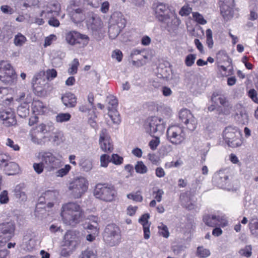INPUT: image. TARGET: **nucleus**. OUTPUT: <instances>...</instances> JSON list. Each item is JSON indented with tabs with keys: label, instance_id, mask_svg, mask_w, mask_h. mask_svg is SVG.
I'll use <instances>...</instances> for the list:
<instances>
[{
	"label": "nucleus",
	"instance_id": "nucleus-1",
	"mask_svg": "<svg viewBox=\"0 0 258 258\" xmlns=\"http://www.w3.org/2000/svg\"><path fill=\"white\" fill-rule=\"evenodd\" d=\"M60 216L62 222L66 225L76 226L84 218V211L76 202L63 204L61 208Z\"/></svg>",
	"mask_w": 258,
	"mask_h": 258
},
{
	"label": "nucleus",
	"instance_id": "nucleus-2",
	"mask_svg": "<svg viewBox=\"0 0 258 258\" xmlns=\"http://www.w3.org/2000/svg\"><path fill=\"white\" fill-rule=\"evenodd\" d=\"M154 9L156 17L159 21L166 23L168 26L172 23L176 25L179 24L180 20L177 17L175 10L170 9L168 5L157 3L154 5Z\"/></svg>",
	"mask_w": 258,
	"mask_h": 258
},
{
	"label": "nucleus",
	"instance_id": "nucleus-3",
	"mask_svg": "<svg viewBox=\"0 0 258 258\" xmlns=\"http://www.w3.org/2000/svg\"><path fill=\"white\" fill-rule=\"evenodd\" d=\"M94 196L97 199L106 202H112L115 200L117 195L115 186L110 184L98 183L93 191Z\"/></svg>",
	"mask_w": 258,
	"mask_h": 258
},
{
	"label": "nucleus",
	"instance_id": "nucleus-4",
	"mask_svg": "<svg viewBox=\"0 0 258 258\" xmlns=\"http://www.w3.org/2000/svg\"><path fill=\"white\" fill-rule=\"evenodd\" d=\"M103 238L105 244L109 246L118 245L121 241L120 228L114 224L107 225L104 229Z\"/></svg>",
	"mask_w": 258,
	"mask_h": 258
},
{
	"label": "nucleus",
	"instance_id": "nucleus-5",
	"mask_svg": "<svg viewBox=\"0 0 258 258\" xmlns=\"http://www.w3.org/2000/svg\"><path fill=\"white\" fill-rule=\"evenodd\" d=\"M89 183L83 176L74 178L69 183L68 189L75 199L81 198L87 191Z\"/></svg>",
	"mask_w": 258,
	"mask_h": 258
},
{
	"label": "nucleus",
	"instance_id": "nucleus-6",
	"mask_svg": "<svg viewBox=\"0 0 258 258\" xmlns=\"http://www.w3.org/2000/svg\"><path fill=\"white\" fill-rule=\"evenodd\" d=\"M223 138L228 146L236 148L242 144L240 131L236 127L228 126L223 132Z\"/></svg>",
	"mask_w": 258,
	"mask_h": 258
},
{
	"label": "nucleus",
	"instance_id": "nucleus-7",
	"mask_svg": "<svg viewBox=\"0 0 258 258\" xmlns=\"http://www.w3.org/2000/svg\"><path fill=\"white\" fill-rule=\"evenodd\" d=\"M60 11V5L58 3L50 4L43 7L40 16L42 20L49 19L48 24L52 26L57 27L59 26V21L54 17L58 16Z\"/></svg>",
	"mask_w": 258,
	"mask_h": 258
},
{
	"label": "nucleus",
	"instance_id": "nucleus-8",
	"mask_svg": "<svg viewBox=\"0 0 258 258\" xmlns=\"http://www.w3.org/2000/svg\"><path fill=\"white\" fill-rule=\"evenodd\" d=\"M167 140L173 145H180L185 140L186 135L183 127L172 125L168 127L166 132Z\"/></svg>",
	"mask_w": 258,
	"mask_h": 258
},
{
	"label": "nucleus",
	"instance_id": "nucleus-9",
	"mask_svg": "<svg viewBox=\"0 0 258 258\" xmlns=\"http://www.w3.org/2000/svg\"><path fill=\"white\" fill-rule=\"evenodd\" d=\"M48 128L49 126L43 123L32 127L29 133L31 142L36 145L45 144L47 138L45 134L49 131Z\"/></svg>",
	"mask_w": 258,
	"mask_h": 258
},
{
	"label": "nucleus",
	"instance_id": "nucleus-10",
	"mask_svg": "<svg viewBox=\"0 0 258 258\" xmlns=\"http://www.w3.org/2000/svg\"><path fill=\"white\" fill-rule=\"evenodd\" d=\"M165 127L163 119L155 116L148 118L144 124L146 132L152 136L162 135Z\"/></svg>",
	"mask_w": 258,
	"mask_h": 258
},
{
	"label": "nucleus",
	"instance_id": "nucleus-11",
	"mask_svg": "<svg viewBox=\"0 0 258 258\" xmlns=\"http://www.w3.org/2000/svg\"><path fill=\"white\" fill-rule=\"evenodd\" d=\"M17 75L11 66L7 61H0V80L9 85L15 84L17 81Z\"/></svg>",
	"mask_w": 258,
	"mask_h": 258
},
{
	"label": "nucleus",
	"instance_id": "nucleus-12",
	"mask_svg": "<svg viewBox=\"0 0 258 258\" xmlns=\"http://www.w3.org/2000/svg\"><path fill=\"white\" fill-rule=\"evenodd\" d=\"M35 157L37 160L42 161L49 171L54 170L60 162L59 159L49 151H39L36 154Z\"/></svg>",
	"mask_w": 258,
	"mask_h": 258
},
{
	"label": "nucleus",
	"instance_id": "nucleus-13",
	"mask_svg": "<svg viewBox=\"0 0 258 258\" xmlns=\"http://www.w3.org/2000/svg\"><path fill=\"white\" fill-rule=\"evenodd\" d=\"M45 72L41 71L36 74L32 81L34 90L39 96H45L48 92L49 84L45 77Z\"/></svg>",
	"mask_w": 258,
	"mask_h": 258
},
{
	"label": "nucleus",
	"instance_id": "nucleus-14",
	"mask_svg": "<svg viewBox=\"0 0 258 258\" xmlns=\"http://www.w3.org/2000/svg\"><path fill=\"white\" fill-rule=\"evenodd\" d=\"M107 101L109 104L108 116L109 119L106 118V123L108 126H112V124L118 125L121 121L119 114L116 109L118 101L115 96L110 95L107 97Z\"/></svg>",
	"mask_w": 258,
	"mask_h": 258
},
{
	"label": "nucleus",
	"instance_id": "nucleus-15",
	"mask_svg": "<svg viewBox=\"0 0 258 258\" xmlns=\"http://www.w3.org/2000/svg\"><path fill=\"white\" fill-rule=\"evenodd\" d=\"M68 14L71 20L75 24L80 23L86 20L87 16L84 9L78 7L75 1H71L67 8Z\"/></svg>",
	"mask_w": 258,
	"mask_h": 258
},
{
	"label": "nucleus",
	"instance_id": "nucleus-16",
	"mask_svg": "<svg viewBox=\"0 0 258 258\" xmlns=\"http://www.w3.org/2000/svg\"><path fill=\"white\" fill-rule=\"evenodd\" d=\"M58 195L59 192L56 190H48L44 191L39 198L36 209L37 210L41 208L39 206L41 204H45L49 208H52L56 203Z\"/></svg>",
	"mask_w": 258,
	"mask_h": 258
},
{
	"label": "nucleus",
	"instance_id": "nucleus-17",
	"mask_svg": "<svg viewBox=\"0 0 258 258\" xmlns=\"http://www.w3.org/2000/svg\"><path fill=\"white\" fill-rule=\"evenodd\" d=\"M15 230V225L12 222L0 224V247L5 246L12 237Z\"/></svg>",
	"mask_w": 258,
	"mask_h": 258
},
{
	"label": "nucleus",
	"instance_id": "nucleus-18",
	"mask_svg": "<svg viewBox=\"0 0 258 258\" xmlns=\"http://www.w3.org/2000/svg\"><path fill=\"white\" fill-rule=\"evenodd\" d=\"M81 242L80 234L79 231L68 230L63 238V245L71 250H74Z\"/></svg>",
	"mask_w": 258,
	"mask_h": 258
},
{
	"label": "nucleus",
	"instance_id": "nucleus-19",
	"mask_svg": "<svg viewBox=\"0 0 258 258\" xmlns=\"http://www.w3.org/2000/svg\"><path fill=\"white\" fill-rule=\"evenodd\" d=\"M179 117L186 128L190 131H194L197 127V120L189 110L181 109L179 113Z\"/></svg>",
	"mask_w": 258,
	"mask_h": 258
},
{
	"label": "nucleus",
	"instance_id": "nucleus-20",
	"mask_svg": "<svg viewBox=\"0 0 258 258\" xmlns=\"http://www.w3.org/2000/svg\"><path fill=\"white\" fill-rule=\"evenodd\" d=\"M211 100L213 104L208 107L209 111H213L216 108V106L218 105L219 103L222 106L225 108V110L223 112V113L227 114L229 113V109L231 107L224 96L219 95L217 93H214L212 95Z\"/></svg>",
	"mask_w": 258,
	"mask_h": 258
},
{
	"label": "nucleus",
	"instance_id": "nucleus-21",
	"mask_svg": "<svg viewBox=\"0 0 258 258\" xmlns=\"http://www.w3.org/2000/svg\"><path fill=\"white\" fill-rule=\"evenodd\" d=\"M86 23L88 28L93 32L99 31L103 27V23L100 18L92 12L88 13Z\"/></svg>",
	"mask_w": 258,
	"mask_h": 258
},
{
	"label": "nucleus",
	"instance_id": "nucleus-22",
	"mask_svg": "<svg viewBox=\"0 0 258 258\" xmlns=\"http://www.w3.org/2000/svg\"><path fill=\"white\" fill-rule=\"evenodd\" d=\"M221 13L223 18L228 20L233 17L234 14V1L220 0Z\"/></svg>",
	"mask_w": 258,
	"mask_h": 258
},
{
	"label": "nucleus",
	"instance_id": "nucleus-23",
	"mask_svg": "<svg viewBox=\"0 0 258 258\" xmlns=\"http://www.w3.org/2000/svg\"><path fill=\"white\" fill-rule=\"evenodd\" d=\"M99 142L100 148L104 152H111L113 151L112 142L106 129L103 128L101 131Z\"/></svg>",
	"mask_w": 258,
	"mask_h": 258
},
{
	"label": "nucleus",
	"instance_id": "nucleus-24",
	"mask_svg": "<svg viewBox=\"0 0 258 258\" xmlns=\"http://www.w3.org/2000/svg\"><path fill=\"white\" fill-rule=\"evenodd\" d=\"M203 220L206 225L213 227L217 226L224 227L228 224L227 221L223 217L215 215H205L203 216Z\"/></svg>",
	"mask_w": 258,
	"mask_h": 258
},
{
	"label": "nucleus",
	"instance_id": "nucleus-25",
	"mask_svg": "<svg viewBox=\"0 0 258 258\" xmlns=\"http://www.w3.org/2000/svg\"><path fill=\"white\" fill-rule=\"evenodd\" d=\"M0 118L6 126H9L16 123L14 112L9 108L0 111Z\"/></svg>",
	"mask_w": 258,
	"mask_h": 258
},
{
	"label": "nucleus",
	"instance_id": "nucleus-26",
	"mask_svg": "<svg viewBox=\"0 0 258 258\" xmlns=\"http://www.w3.org/2000/svg\"><path fill=\"white\" fill-rule=\"evenodd\" d=\"M213 182L220 188H225L228 183V176L224 171L220 170L215 173L213 177Z\"/></svg>",
	"mask_w": 258,
	"mask_h": 258
},
{
	"label": "nucleus",
	"instance_id": "nucleus-27",
	"mask_svg": "<svg viewBox=\"0 0 258 258\" xmlns=\"http://www.w3.org/2000/svg\"><path fill=\"white\" fill-rule=\"evenodd\" d=\"M188 85L194 93L201 94L203 90V84L202 79L196 75H191Z\"/></svg>",
	"mask_w": 258,
	"mask_h": 258
},
{
	"label": "nucleus",
	"instance_id": "nucleus-28",
	"mask_svg": "<svg viewBox=\"0 0 258 258\" xmlns=\"http://www.w3.org/2000/svg\"><path fill=\"white\" fill-rule=\"evenodd\" d=\"M109 24L123 29L125 27L126 20L121 12H115L111 16Z\"/></svg>",
	"mask_w": 258,
	"mask_h": 258
},
{
	"label": "nucleus",
	"instance_id": "nucleus-29",
	"mask_svg": "<svg viewBox=\"0 0 258 258\" xmlns=\"http://www.w3.org/2000/svg\"><path fill=\"white\" fill-rule=\"evenodd\" d=\"M23 242L28 250L33 249L38 242V235L34 232H28L24 236Z\"/></svg>",
	"mask_w": 258,
	"mask_h": 258
},
{
	"label": "nucleus",
	"instance_id": "nucleus-30",
	"mask_svg": "<svg viewBox=\"0 0 258 258\" xmlns=\"http://www.w3.org/2000/svg\"><path fill=\"white\" fill-rule=\"evenodd\" d=\"M149 215L148 214H143L139 219V222L143 227L144 237L146 239H148L150 236V224L148 222Z\"/></svg>",
	"mask_w": 258,
	"mask_h": 258
},
{
	"label": "nucleus",
	"instance_id": "nucleus-31",
	"mask_svg": "<svg viewBox=\"0 0 258 258\" xmlns=\"http://www.w3.org/2000/svg\"><path fill=\"white\" fill-rule=\"evenodd\" d=\"M14 195L20 201L25 202L27 200V196L25 191L24 183H20L17 185L14 190Z\"/></svg>",
	"mask_w": 258,
	"mask_h": 258
},
{
	"label": "nucleus",
	"instance_id": "nucleus-32",
	"mask_svg": "<svg viewBox=\"0 0 258 258\" xmlns=\"http://www.w3.org/2000/svg\"><path fill=\"white\" fill-rule=\"evenodd\" d=\"M3 168L4 171L8 175H16L20 170L19 165L14 162H8Z\"/></svg>",
	"mask_w": 258,
	"mask_h": 258
},
{
	"label": "nucleus",
	"instance_id": "nucleus-33",
	"mask_svg": "<svg viewBox=\"0 0 258 258\" xmlns=\"http://www.w3.org/2000/svg\"><path fill=\"white\" fill-rule=\"evenodd\" d=\"M63 104L68 107H74L77 104V98L75 95L70 92L66 93L61 97Z\"/></svg>",
	"mask_w": 258,
	"mask_h": 258
},
{
	"label": "nucleus",
	"instance_id": "nucleus-34",
	"mask_svg": "<svg viewBox=\"0 0 258 258\" xmlns=\"http://www.w3.org/2000/svg\"><path fill=\"white\" fill-rule=\"evenodd\" d=\"M31 101V99L28 96L26 99V102L24 105H20L17 109V113L21 117H25L29 114V106L28 103Z\"/></svg>",
	"mask_w": 258,
	"mask_h": 258
},
{
	"label": "nucleus",
	"instance_id": "nucleus-35",
	"mask_svg": "<svg viewBox=\"0 0 258 258\" xmlns=\"http://www.w3.org/2000/svg\"><path fill=\"white\" fill-rule=\"evenodd\" d=\"M76 41V45L80 48H84L86 46L90 41L89 36L86 34H82L78 32Z\"/></svg>",
	"mask_w": 258,
	"mask_h": 258
},
{
	"label": "nucleus",
	"instance_id": "nucleus-36",
	"mask_svg": "<svg viewBox=\"0 0 258 258\" xmlns=\"http://www.w3.org/2000/svg\"><path fill=\"white\" fill-rule=\"evenodd\" d=\"M78 34V31H70L67 32L65 35V40L67 43L72 46L76 45Z\"/></svg>",
	"mask_w": 258,
	"mask_h": 258
},
{
	"label": "nucleus",
	"instance_id": "nucleus-37",
	"mask_svg": "<svg viewBox=\"0 0 258 258\" xmlns=\"http://www.w3.org/2000/svg\"><path fill=\"white\" fill-rule=\"evenodd\" d=\"M84 228L87 230L88 233H99V227L98 223H97L96 222H94V223H85L84 224Z\"/></svg>",
	"mask_w": 258,
	"mask_h": 258
},
{
	"label": "nucleus",
	"instance_id": "nucleus-38",
	"mask_svg": "<svg viewBox=\"0 0 258 258\" xmlns=\"http://www.w3.org/2000/svg\"><path fill=\"white\" fill-rule=\"evenodd\" d=\"M32 108L33 112L38 115L44 113L45 107L42 102L40 101H35L32 103Z\"/></svg>",
	"mask_w": 258,
	"mask_h": 258
},
{
	"label": "nucleus",
	"instance_id": "nucleus-39",
	"mask_svg": "<svg viewBox=\"0 0 258 258\" xmlns=\"http://www.w3.org/2000/svg\"><path fill=\"white\" fill-rule=\"evenodd\" d=\"M122 29L110 24L108 28V34L109 37L112 39H115L122 31Z\"/></svg>",
	"mask_w": 258,
	"mask_h": 258
},
{
	"label": "nucleus",
	"instance_id": "nucleus-40",
	"mask_svg": "<svg viewBox=\"0 0 258 258\" xmlns=\"http://www.w3.org/2000/svg\"><path fill=\"white\" fill-rule=\"evenodd\" d=\"M9 93L8 89L6 88H0V102H2L6 105L9 104L11 102L12 98H9L7 97Z\"/></svg>",
	"mask_w": 258,
	"mask_h": 258
},
{
	"label": "nucleus",
	"instance_id": "nucleus-41",
	"mask_svg": "<svg viewBox=\"0 0 258 258\" xmlns=\"http://www.w3.org/2000/svg\"><path fill=\"white\" fill-rule=\"evenodd\" d=\"M181 205L188 210L194 209L195 205L192 202H186V201H189V197L187 194H183L180 196Z\"/></svg>",
	"mask_w": 258,
	"mask_h": 258
},
{
	"label": "nucleus",
	"instance_id": "nucleus-42",
	"mask_svg": "<svg viewBox=\"0 0 258 258\" xmlns=\"http://www.w3.org/2000/svg\"><path fill=\"white\" fill-rule=\"evenodd\" d=\"M26 37L21 33H18L15 36L14 43L16 46H22L26 42Z\"/></svg>",
	"mask_w": 258,
	"mask_h": 258
},
{
	"label": "nucleus",
	"instance_id": "nucleus-43",
	"mask_svg": "<svg viewBox=\"0 0 258 258\" xmlns=\"http://www.w3.org/2000/svg\"><path fill=\"white\" fill-rule=\"evenodd\" d=\"M211 254L210 251L203 246H199L197 248L196 255L201 258L208 257Z\"/></svg>",
	"mask_w": 258,
	"mask_h": 258
},
{
	"label": "nucleus",
	"instance_id": "nucleus-44",
	"mask_svg": "<svg viewBox=\"0 0 258 258\" xmlns=\"http://www.w3.org/2000/svg\"><path fill=\"white\" fill-rule=\"evenodd\" d=\"M71 117L69 113H60L56 116V121L59 123L69 121Z\"/></svg>",
	"mask_w": 258,
	"mask_h": 258
},
{
	"label": "nucleus",
	"instance_id": "nucleus-45",
	"mask_svg": "<svg viewBox=\"0 0 258 258\" xmlns=\"http://www.w3.org/2000/svg\"><path fill=\"white\" fill-rule=\"evenodd\" d=\"M135 170L136 172L140 174H145L147 172L148 168L142 161H138L136 166Z\"/></svg>",
	"mask_w": 258,
	"mask_h": 258
},
{
	"label": "nucleus",
	"instance_id": "nucleus-46",
	"mask_svg": "<svg viewBox=\"0 0 258 258\" xmlns=\"http://www.w3.org/2000/svg\"><path fill=\"white\" fill-rule=\"evenodd\" d=\"M192 18L195 21L201 25H205L207 21L204 19L203 15L198 12H193L192 13Z\"/></svg>",
	"mask_w": 258,
	"mask_h": 258
},
{
	"label": "nucleus",
	"instance_id": "nucleus-47",
	"mask_svg": "<svg viewBox=\"0 0 258 258\" xmlns=\"http://www.w3.org/2000/svg\"><path fill=\"white\" fill-rule=\"evenodd\" d=\"M79 65V62L78 59L75 58L70 64V68L68 70V73L70 74H75L77 72L78 67Z\"/></svg>",
	"mask_w": 258,
	"mask_h": 258
},
{
	"label": "nucleus",
	"instance_id": "nucleus-48",
	"mask_svg": "<svg viewBox=\"0 0 258 258\" xmlns=\"http://www.w3.org/2000/svg\"><path fill=\"white\" fill-rule=\"evenodd\" d=\"M80 258H96V251L88 249L82 253Z\"/></svg>",
	"mask_w": 258,
	"mask_h": 258
},
{
	"label": "nucleus",
	"instance_id": "nucleus-49",
	"mask_svg": "<svg viewBox=\"0 0 258 258\" xmlns=\"http://www.w3.org/2000/svg\"><path fill=\"white\" fill-rule=\"evenodd\" d=\"M71 169V166L70 165H66L63 168H62L56 171V175L57 177H63V176L66 175Z\"/></svg>",
	"mask_w": 258,
	"mask_h": 258
},
{
	"label": "nucleus",
	"instance_id": "nucleus-50",
	"mask_svg": "<svg viewBox=\"0 0 258 258\" xmlns=\"http://www.w3.org/2000/svg\"><path fill=\"white\" fill-rule=\"evenodd\" d=\"M206 35L207 44L210 48H211L214 43L212 30L210 29H208L206 31Z\"/></svg>",
	"mask_w": 258,
	"mask_h": 258
},
{
	"label": "nucleus",
	"instance_id": "nucleus-51",
	"mask_svg": "<svg viewBox=\"0 0 258 258\" xmlns=\"http://www.w3.org/2000/svg\"><path fill=\"white\" fill-rule=\"evenodd\" d=\"M249 227L251 233L255 235L258 236V222L252 220L249 223Z\"/></svg>",
	"mask_w": 258,
	"mask_h": 258
},
{
	"label": "nucleus",
	"instance_id": "nucleus-52",
	"mask_svg": "<svg viewBox=\"0 0 258 258\" xmlns=\"http://www.w3.org/2000/svg\"><path fill=\"white\" fill-rule=\"evenodd\" d=\"M45 167V165L42 161L39 163H34L33 164V169L38 174H40L43 172Z\"/></svg>",
	"mask_w": 258,
	"mask_h": 258
},
{
	"label": "nucleus",
	"instance_id": "nucleus-53",
	"mask_svg": "<svg viewBox=\"0 0 258 258\" xmlns=\"http://www.w3.org/2000/svg\"><path fill=\"white\" fill-rule=\"evenodd\" d=\"M123 158L116 154H113L110 161L116 165H119L123 163Z\"/></svg>",
	"mask_w": 258,
	"mask_h": 258
},
{
	"label": "nucleus",
	"instance_id": "nucleus-54",
	"mask_svg": "<svg viewBox=\"0 0 258 258\" xmlns=\"http://www.w3.org/2000/svg\"><path fill=\"white\" fill-rule=\"evenodd\" d=\"M159 232L164 237L168 238L169 236V232L168 229L165 225L161 223L160 225L158 226Z\"/></svg>",
	"mask_w": 258,
	"mask_h": 258
},
{
	"label": "nucleus",
	"instance_id": "nucleus-55",
	"mask_svg": "<svg viewBox=\"0 0 258 258\" xmlns=\"http://www.w3.org/2000/svg\"><path fill=\"white\" fill-rule=\"evenodd\" d=\"M127 198L136 202H141L143 200L142 196L138 192L129 194L127 195Z\"/></svg>",
	"mask_w": 258,
	"mask_h": 258
},
{
	"label": "nucleus",
	"instance_id": "nucleus-56",
	"mask_svg": "<svg viewBox=\"0 0 258 258\" xmlns=\"http://www.w3.org/2000/svg\"><path fill=\"white\" fill-rule=\"evenodd\" d=\"M196 55L194 54H189L187 55L185 59V63L187 67H191L195 62L196 59Z\"/></svg>",
	"mask_w": 258,
	"mask_h": 258
},
{
	"label": "nucleus",
	"instance_id": "nucleus-57",
	"mask_svg": "<svg viewBox=\"0 0 258 258\" xmlns=\"http://www.w3.org/2000/svg\"><path fill=\"white\" fill-rule=\"evenodd\" d=\"M239 252L240 255L248 257L251 255V247L250 245H246L244 248L240 249Z\"/></svg>",
	"mask_w": 258,
	"mask_h": 258
},
{
	"label": "nucleus",
	"instance_id": "nucleus-58",
	"mask_svg": "<svg viewBox=\"0 0 258 258\" xmlns=\"http://www.w3.org/2000/svg\"><path fill=\"white\" fill-rule=\"evenodd\" d=\"M192 9L188 5L183 6L179 12L181 16H187L191 12Z\"/></svg>",
	"mask_w": 258,
	"mask_h": 258
},
{
	"label": "nucleus",
	"instance_id": "nucleus-59",
	"mask_svg": "<svg viewBox=\"0 0 258 258\" xmlns=\"http://www.w3.org/2000/svg\"><path fill=\"white\" fill-rule=\"evenodd\" d=\"M158 136H154L155 138L149 142V146L152 150H156L160 143L159 138Z\"/></svg>",
	"mask_w": 258,
	"mask_h": 258
},
{
	"label": "nucleus",
	"instance_id": "nucleus-60",
	"mask_svg": "<svg viewBox=\"0 0 258 258\" xmlns=\"http://www.w3.org/2000/svg\"><path fill=\"white\" fill-rule=\"evenodd\" d=\"M111 57L113 59H115L118 62L122 60L123 54L119 49H115L112 51Z\"/></svg>",
	"mask_w": 258,
	"mask_h": 258
},
{
	"label": "nucleus",
	"instance_id": "nucleus-61",
	"mask_svg": "<svg viewBox=\"0 0 258 258\" xmlns=\"http://www.w3.org/2000/svg\"><path fill=\"white\" fill-rule=\"evenodd\" d=\"M110 158L109 155L107 154H103L100 157V165L101 166L106 167L110 161Z\"/></svg>",
	"mask_w": 258,
	"mask_h": 258
},
{
	"label": "nucleus",
	"instance_id": "nucleus-62",
	"mask_svg": "<svg viewBox=\"0 0 258 258\" xmlns=\"http://www.w3.org/2000/svg\"><path fill=\"white\" fill-rule=\"evenodd\" d=\"M56 40V36L54 34H51L46 37L44 40V47H46L50 45L52 43Z\"/></svg>",
	"mask_w": 258,
	"mask_h": 258
},
{
	"label": "nucleus",
	"instance_id": "nucleus-63",
	"mask_svg": "<svg viewBox=\"0 0 258 258\" xmlns=\"http://www.w3.org/2000/svg\"><path fill=\"white\" fill-rule=\"evenodd\" d=\"M63 140V134L61 132H56L54 134L52 138V141L57 145L62 142Z\"/></svg>",
	"mask_w": 258,
	"mask_h": 258
},
{
	"label": "nucleus",
	"instance_id": "nucleus-64",
	"mask_svg": "<svg viewBox=\"0 0 258 258\" xmlns=\"http://www.w3.org/2000/svg\"><path fill=\"white\" fill-rule=\"evenodd\" d=\"M9 198L7 190H3L0 194V203L2 204H7L9 202Z\"/></svg>",
	"mask_w": 258,
	"mask_h": 258
}]
</instances>
